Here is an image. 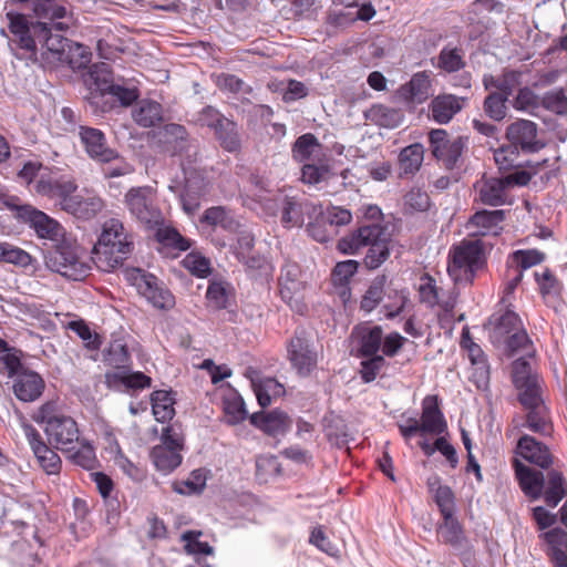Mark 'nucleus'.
I'll return each mask as SVG.
<instances>
[{"mask_svg":"<svg viewBox=\"0 0 567 567\" xmlns=\"http://www.w3.org/2000/svg\"><path fill=\"white\" fill-rule=\"evenodd\" d=\"M392 237L386 226L381 224H364L341 237L337 250L343 255H357L367 247L363 265L368 270H375L390 257Z\"/></svg>","mask_w":567,"mask_h":567,"instance_id":"1","label":"nucleus"},{"mask_svg":"<svg viewBox=\"0 0 567 567\" xmlns=\"http://www.w3.org/2000/svg\"><path fill=\"white\" fill-rule=\"evenodd\" d=\"M134 250V235L120 218H109L92 249V260L102 271L121 267Z\"/></svg>","mask_w":567,"mask_h":567,"instance_id":"2","label":"nucleus"},{"mask_svg":"<svg viewBox=\"0 0 567 567\" xmlns=\"http://www.w3.org/2000/svg\"><path fill=\"white\" fill-rule=\"evenodd\" d=\"M505 143L494 150V159L499 172H511L517 165L520 154H535L545 147L538 138V126L535 122L517 118L505 130Z\"/></svg>","mask_w":567,"mask_h":567,"instance_id":"3","label":"nucleus"},{"mask_svg":"<svg viewBox=\"0 0 567 567\" xmlns=\"http://www.w3.org/2000/svg\"><path fill=\"white\" fill-rule=\"evenodd\" d=\"M34 421L43 425L47 441L61 452H73L76 443H81L82 431L76 420L48 401L39 406Z\"/></svg>","mask_w":567,"mask_h":567,"instance_id":"4","label":"nucleus"},{"mask_svg":"<svg viewBox=\"0 0 567 567\" xmlns=\"http://www.w3.org/2000/svg\"><path fill=\"white\" fill-rule=\"evenodd\" d=\"M487 245L481 238L464 239L453 246L447 262V272L455 284L472 285L477 272L487 267Z\"/></svg>","mask_w":567,"mask_h":567,"instance_id":"5","label":"nucleus"},{"mask_svg":"<svg viewBox=\"0 0 567 567\" xmlns=\"http://www.w3.org/2000/svg\"><path fill=\"white\" fill-rule=\"evenodd\" d=\"M400 434L410 440L416 434L441 435L447 431V423L440 409L437 395H426L422 402L421 421L409 417L405 424H399Z\"/></svg>","mask_w":567,"mask_h":567,"instance_id":"6","label":"nucleus"},{"mask_svg":"<svg viewBox=\"0 0 567 567\" xmlns=\"http://www.w3.org/2000/svg\"><path fill=\"white\" fill-rule=\"evenodd\" d=\"M468 137H451L446 130L434 128L429 133L430 150L433 157L446 171L460 169L463 165V153L467 148Z\"/></svg>","mask_w":567,"mask_h":567,"instance_id":"7","label":"nucleus"},{"mask_svg":"<svg viewBox=\"0 0 567 567\" xmlns=\"http://www.w3.org/2000/svg\"><path fill=\"white\" fill-rule=\"evenodd\" d=\"M161 444L151 451V458L157 471L168 474L177 468L183 461L184 436L176 424L165 426L161 435Z\"/></svg>","mask_w":567,"mask_h":567,"instance_id":"8","label":"nucleus"},{"mask_svg":"<svg viewBox=\"0 0 567 567\" xmlns=\"http://www.w3.org/2000/svg\"><path fill=\"white\" fill-rule=\"evenodd\" d=\"M130 214L147 229L164 223L162 210L155 204L154 190L150 186L132 187L124 196Z\"/></svg>","mask_w":567,"mask_h":567,"instance_id":"9","label":"nucleus"},{"mask_svg":"<svg viewBox=\"0 0 567 567\" xmlns=\"http://www.w3.org/2000/svg\"><path fill=\"white\" fill-rule=\"evenodd\" d=\"M125 277L155 308L167 310L174 307V295L158 284L156 276L140 268H131L125 271Z\"/></svg>","mask_w":567,"mask_h":567,"instance_id":"10","label":"nucleus"},{"mask_svg":"<svg viewBox=\"0 0 567 567\" xmlns=\"http://www.w3.org/2000/svg\"><path fill=\"white\" fill-rule=\"evenodd\" d=\"M287 354L291 367L300 377H308L317 368L318 353L303 327H298L287 343Z\"/></svg>","mask_w":567,"mask_h":567,"instance_id":"11","label":"nucleus"},{"mask_svg":"<svg viewBox=\"0 0 567 567\" xmlns=\"http://www.w3.org/2000/svg\"><path fill=\"white\" fill-rule=\"evenodd\" d=\"M300 277V266L295 261H286L281 267L278 285L281 299L292 311L305 315L308 310L303 301L306 285Z\"/></svg>","mask_w":567,"mask_h":567,"instance_id":"12","label":"nucleus"},{"mask_svg":"<svg viewBox=\"0 0 567 567\" xmlns=\"http://www.w3.org/2000/svg\"><path fill=\"white\" fill-rule=\"evenodd\" d=\"M22 431L35 457L39 467L47 474L59 476L62 470V460L56 449L45 442L41 433L29 422H23Z\"/></svg>","mask_w":567,"mask_h":567,"instance_id":"13","label":"nucleus"},{"mask_svg":"<svg viewBox=\"0 0 567 567\" xmlns=\"http://www.w3.org/2000/svg\"><path fill=\"white\" fill-rule=\"evenodd\" d=\"M76 189L78 184L73 177L56 174L39 176L32 188L37 195L54 200L61 209Z\"/></svg>","mask_w":567,"mask_h":567,"instance_id":"14","label":"nucleus"},{"mask_svg":"<svg viewBox=\"0 0 567 567\" xmlns=\"http://www.w3.org/2000/svg\"><path fill=\"white\" fill-rule=\"evenodd\" d=\"M382 341L383 329L381 326H371L368 322L359 323L352 328L350 333V354L354 358L379 354Z\"/></svg>","mask_w":567,"mask_h":567,"instance_id":"15","label":"nucleus"},{"mask_svg":"<svg viewBox=\"0 0 567 567\" xmlns=\"http://www.w3.org/2000/svg\"><path fill=\"white\" fill-rule=\"evenodd\" d=\"M199 122L215 131L220 145L228 152H234L239 147L237 124L221 115L213 106H206L199 113Z\"/></svg>","mask_w":567,"mask_h":567,"instance_id":"16","label":"nucleus"},{"mask_svg":"<svg viewBox=\"0 0 567 567\" xmlns=\"http://www.w3.org/2000/svg\"><path fill=\"white\" fill-rule=\"evenodd\" d=\"M113 80L112 69L105 62L93 64L84 76V83L90 90L87 102L100 107L101 112H105L111 107L107 103H103L100 106V99H103L113 89Z\"/></svg>","mask_w":567,"mask_h":567,"instance_id":"17","label":"nucleus"},{"mask_svg":"<svg viewBox=\"0 0 567 567\" xmlns=\"http://www.w3.org/2000/svg\"><path fill=\"white\" fill-rule=\"evenodd\" d=\"M70 28V21H58L54 23L37 21L35 34L38 35L37 47L47 49L53 59L59 61L68 49L71 41L60 32H65Z\"/></svg>","mask_w":567,"mask_h":567,"instance_id":"18","label":"nucleus"},{"mask_svg":"<svg viewBox=\"0 0 567 567\" xmlns=\"http://www.w3.org/2000/svg\"><path fill=\"white\" fill-rule=\"evenodd\" d=\"M515 453L539 470H549L559 463L549 446L529 434H523L516 444Z\"/></svg>","mask_w":567,"mask_h":567,"instance_id":"19","label":"nucleus"},{"mask_svg":"<svg viewBox=\"0 0 567 567\" xmlns=\"http://www.w3.org/2000/svg\"><path fill=\"white\" fill-rule=\"evenodd\" d=\"M6 17L10 32L9 40L29 55H35L38 35L34 31L37 22L30 21L23 13L13 11L8 12Z\"/></svg>","mask_w":567,"mask_h":567,"instance_id":"20","label":"nucleus"},{"mask_svg":"<svg viewBox=\"0 0 567 567\" xmlns=\"http://www.w3.org/2000/svg\"><path fill=\"white\" fill-rule=\"evenodd\" d=\"M17 212L18 216L29 223L40 238L58 241L64 236L62 225L45 213L30 205L18 206Z\"/></svg>","mask_w":567,"mask_h":567,"instance_id":"21","label":"nucleus"},{"mask_svg":"<svg viewBox=\"0 0 567 567\" xmlns=\"http://www.w3.org/2000/svg\"><path fill=\"white\" fill-rule=\"evenodd\" d=\"M322 214L321 205H316L308 199L298 200L296 197L286 196L282 205L281 223L287 228L300 227L305 224L306 216L309 221L322 216Z\"/></svg>","mask_w":567,"mask_h":567,"instance_id":"22","label":"nucleus"},{"mask_svg":"<svg viewBox=\"0 0 567 567\" xmlns=\"http://www.w3.org/2000/svg\"><path fill=\"white\" fill-rule=\"evenodd\" d=\"M154 229L157 251L165 258H178L182 252L187 251L193 246V240L184 237L173 226H165L163 223Z\"/></svg>","mask_w":567,"mask_h":567,"instance_id":"23","label":"nucleus"},{"mask_svg":"<svg viewBox=\"0 0 567 567\" xmlns=\"http://www.w3.org/2000/svg\"><path fill=\"white\" fill-rule=\"evenodd\" d=\"M250 425L260 430L268 436L277 437L288 433L292 425V420L287 412L280 409L271 411H258L250 413Z\"/></svg>","mask_w":567,"mask_h":567,"instance_id":"24","label":"nucleus"},{"mask_svg":"<svg viewBox=\"0 0 567 567\" xmlns=\"http://www.w3.org/2000/svg\"><path fill=\"white\" fill-rule=\"evenodd\" d=\"M512 466L524 495L532 501L539 499L544 494L545 474L543 471L528 466L516 457L512 460Z\"/></svg>","mask_w":567,"mask_h":567,"instance_id":"25","label":"nucleus"},{"mask_svg":"<svg viewBox=\"0 0 567 567\" xmlns=\"http://www.w3.org/2000/svg\"><path fill=\"white\" fill-rule=\"evenodd\" d=\"M250 388L256 395L261 409H267L271 403L286 394V389L274 377H261L250 369Z\"/></svg>","mask_w":567,"mask_h":567,"instance_id":"26","label":"nucleus"},{"mask_svg":"<svg viewBox=\"0 0 567 567\" xmlns=\"http://www.w3.org/2000/svg\"><path fill=\"white\" fill-rule=\"evenodd\" d=\"M199 224L209 228V234L217 228H221L229 234H237L241 227L237 216L226 206H212L205 209L199 218Z\"/></svg>","mask_w":567,"mask_h":567,"instance_id":"27","label":"nucleus"},{"mask_svg":"<svg viewBox=\"0 0 567 567\" xmlns=\"http://www.w3.org/2000/svg\"><path fill=\"white\" fill-rule=\"evenodd\" d=\"M45 388L43 378L30 369L22 370L13 378L12 391L16 398L22 402H33L38 400Z\"/></svg>","mask_w":567,"mask_h":567,"instance_id":"28","label":"nucleus"},{"mask_svg":"<svg viewBox=\"0 0 567 567\" xmlns=\"http://www.w3.org/2000/svg\"><path fill=\"white\" fill-rule=\"evenodd\" d=\"M431 89V79L426 72H417L408 83L401 85L395 94L406 104H422L432 95Z\"/></svg>","mask_w":567,"mask_h":567,"instance_id":"29","label":"nucleus"},{"mask_svg":"<svg viewBox=\"0 0 567 567\" xmlns=\"http://www.w3.org/2000/svg\"><path fill=\"white\" fill-rule=\"evenodd\" d=\"M80 138L92 159L99 162L114 157V150L106 145L105 135L99 128L80 126Z\"/></svg>","mask_w":567,"mask_h":567,"instance_id":"30","label":"nucleus"},{"mask_svg":"<svg viewBox=\"0 0 567 567\" xmlns=\"http://www.w3.org/2000/svg\"><path fill=\"white\" fill-rule=\"evenodd\" d=\"M546 471L542 497L548 507L554 508L567 496V480L559 463Z\"/></svg>","mask_w":567,"mask_h":567,"instance_id":"31","label":"nucleus"},{"mask_svg":"<svg viewBox=\"0 0 567 567\" xmlns=\"http://www.w3.org/2000/svg\"><path fill=\"white\" fill-rule=\"evenodd\" d=\"M250 244V281L254 289L269 292L274 281V265L268 256L256 254Z\"/></svg>","mask_w":567,"mask_h":567,"instance_id":"32","label":"nucleus"},{"mask_svg":"<svg viewBox=\"0 0 567 567\" xmlns=\"http://www.w3.org/2000/svg\"><path fill=\"white\" fill-rule=\"evenodd\" d=\"M441 517V522L436 525L439 542L453 549H461L462 544L468 539L463 524L455 514H447Z\"/></svg>","mask_w":567,"mask_h":567,"instance_id":"33","label":"nucleus"},{"mask_svg":"<svg viewBox=\"0 0 567 567\" xmlns=\"http://www.w3.org/2000/svg\"><path fill=\"white\" fill-rule=\"evenodd\" d=\"M104 208V202L96 195L72 194L62 210L79 219L89 220L94 218Z\"/></svg>","mask_w":567,"mask_h":567,"instance_id":"34","label":"nucleus"},{"mask_svg":"<svg viewBox=\"0 0 567 567\" xmlns=\"http://www.w3.org/2000/svg\"><path fill=\"white\" fill-rule=\"evenodd\" d=\"M54 270L65 277L78 280L86 272V267L81 262L70 247L60 246L51 257Z\"/></svg>","mask_w":567,"mask_h":567,"instance_id":"35","label":"nucleus"},{"mask_svg":"<svg viewBox=\"0 0 567 567\" xmlns=\"http://www.w3.org/2000/svg\"><path fill=\"white\" fill-rule=\"evenodd\" d=\"M534 278L545 305L556 309L563 301V282L549 268H545L543 272L535 271Z\"/></svg>","mask_w":567,"mask_h":567,"instance_id":"36","label":"nucleus"},{"mask_svg":"<svg viewBox=\"0 0 567 567\" xmlns=\"http://www.w3.org/2000/svg\"><path fill=\"white\" fill-rule=\"evenodd\" d=\"M548 545L546 551L554 567H567V530L554 527L540 535Z\"/></svg>","mask_w":567,"mask_h":567,"instance_id":"37","label":"nucleus"},{"mask_svg":"<svg viewBox=\"0 0 567 567\" xmlns=\"http://www.w3.org/2000/svg\"><path fill=\"white\" fill-rule=\"evenodd\" d=\"M271 182L265 176L250 175V199L260 204L266 215L275 216L278 210V203L274 198Z\"/></svg>","mask_w":567,"mask_h":567,"instance_id":"38","label":"nucleus"},{"mask_svg":"<svg viewBox=\"0 0 567 567\" xmlns=\"http://www.w3.org/2000/svg\"><path fill=\"white\" fill-rule=\"evenodd\" d=\"M105 382L110 388L124 386L127 391L144 390L152 385L151 377L141 371L130 372L127 370L107 372L105 374Z\"/></svg>","mask_w":567,"mask_h":567,"instance_id":"39","label":"nucleus"},{"mask_svg":"<svg viewBox=\"0 0 567 567\" xmlns=\"http://www.w3.org/2000/svg\"><path fill=\"white\" fill-rule=\"evenodd\" d=\"M323 145L312 133H306L299 136L291 147L293 161L298 163L320 162Z\"/></svg>","mask_w":567,"mask_h":567,"instance_id":"40","label":"nucleus"},{"mask_svg":"<svg viewBox=\"0 0 567 567\" xmlns=\"http://www.w3.org/2000/svg\"><path fill=\"white\" fill-rule=\"evenodd\" d=\"M505 220V210H478L470 217L468 227H476L480 230L471 234V236L480 237L488 234L497 235L498 230L502 229L499 224Z\"/></svg>","mask_w":567,"mask_h":567,"instance_id":"41","label":"nucleus"},{"mask_svg":"<svg viewBox=\"0 0 567 567\" xmlns=\"http://www.w3.org/2000/svg\"><path fill=\"white\" fill-rule=\"evenodd\" d=\"M463 102L464 99L453 94H440L435 96L430 104L433 120L440 124L449 123L454 115L462 110Z\"/></svg>","mask_w":567,"mask_h":567,"instance_id":"42","label":"nucleus"},{"mask_svg":"<svg viewBox=\"0 0 567 567\" xmlns=\"http://www.w3.org/2000/svg\"><path fill=\"white\" fill-rule=\"evenodd\" d=\"M364 117L380 127L395 128L402 124L404 112L402 109L378 103L364 112Z\"/></svg>","mask_w":567,"mask_h":567,"instance_id":"43","label":"nucleus"},{"mask_svg":"<svg viewBox=\"0 0 567 567\" xmlns=\"http://www.w3.org/2000/svg\"><path fill=\"white\" fill-rule=\"evenodd\" d=\"M508 188L502 177L483 178L478 190L480 199L488 206H501L506 203Z\"/></svg>","mask_w":567,"mask_h":567,"instance_id":"44","label":"nucleus"},{"mask_svg":"<svg viewBox=\"0 0 567 567\" xmlns=\"http://www.w3.org/2000/svg\"><path fill=\"white\" fill-rule=\"evenodd\" d=\"M424 158V147L420 143L411 144L401 150L399 154V177L414 176L421 168Z\"/></svg>","mask_w":567,"mask_h":567,"instance_id":"45","label":"nucleus"},{"mask_svg":"<svg viewBox=\"0 0 567 567\" xmlns=\"http://www.w3.org/2000/svg\"><path fill=\"white\" fill-rule=\"evenodd\" d=\"M207 478L206 468H196L186 478L172 482V489L183 496L200 495L206 487Z\"/></svg>","mask_w":567,"mask_h":567,"instance_id":"46","label":"nucleus"},{"mask_svg":"<svg viewBox=\"0 0 567 567\" xmlns=\"http://www.w3.org/2000/svg\"><path fill=\"white\" fill-rule=\"evenodd\" d=\"M234 289L229 282L221 278H213L208 282L206 291L207 305L216 310L227 308Z\"/></svg>","mask_w":567,"mask_h":567,"instance_id":"47","label":"nucleus"},{"mask_svg":"<svg viewBox=\"0 0 567 567\" xmlns=\"http://www.w3.org/2000/svg\"><path fill=\"white\" fill-rule=\"evenodd\" d=\"M525 425L532 432L543 436H551L554 427L550 421L549 410L546 404L536 405L535 408H526Z\"/></svg>","mask_w":567,"mask_h":567,"instance_id":"48","label":"nucleus"},{"mask_svg":"<svg viewBox=\"0 0 567 567\" xmlns=\"http://www.w3.org/2000/svg\"><path fill=\"white\" fill-rule=\"evenodd\" d=\"M388 276L377 275L368 286L360 301V309L367 313L372 312L382 302L385 296Z\"/></svg>","mask_w":567,"mask_h":567,"instance_id":"49","label":"nucleus"},{"mask_svg":"<svg viewBox=\"0 0 567 567\" xmlns=\"http://www.w3.org/2000/svg\"><path fill=\"white\" fill-rule=\"evenodd\" d=\"M223 410L229 424H237L246 417L245 401L233 388H227L223 394Z\"/></svg>","mask_w":567,"mask_h":567,"instance_id":"50","label":"nucleus"},{"mask_svg":"<svg viewBox=\"0 0 567 567\" xmlns=\"http://www.w3.org/2000/svg\"><path fill=\"white\" fill-rule=\"evenodd\" d=\"M153 415L156 421L165 423L175 415V400L171 391L156 390L151 394Z\"/></svg>","mask_w":567,"mask_h":567,"instance_id":"51","label":"nucleus"},{"mask_svg":"<svg viewBox=\"0 0 567 567\" xmlns=\"http://www.w3.org/2000/svg\"><path fill=\"white\" fill-rule=\"evenodd\" d=\"M384 298L385 302L382 307L384 316L388 319H393L404 311L406 305L410 302V292L406 288L396 289L389 286Z\"/></svg>","mask_w":567,"mask_h":567,"instance_id":"52","label":"nucleus"},{"mask_svg":"<svg viewBox=\"0 0 567 567\" xmlns=\"http://www.w3.org/2000/svg\"><path fill=\"white\" fill-rule=\"evenodd\" d=\"M162 105L155 101H142L133 110L134 121L143 127H152L162 122Z\"/></svg>","mask_w":567,"mask_h":567,"instance_id":"53","label":"nucleus"},{"mask_svg":"<svg viewBox=\"0 0 567 567\" xmlns=\"http://www.w3.org/2000/svg\"><path fill=\"white\" fill-rule=\"evenodd\" d=\"M92 53L87 47L71 42L59 62L68 64L72 70L86 68L91 62Z\"/></svg>","mask_w":567,"mask_h":567,"instance_id":"54","label":"nucleus"},{"mask_svg":"<svg viewBox=\"0 0 567 567\" xmlns=\"http://www.w3.org/2000/svg\"><path fill=\"white\" fill-rule=\"evenodd\" d=\"M542 383L543 380L539 378L535 381L515 386V389L518 391L517 400L524 409L535 408L536 405L545 403L542 395Z\"/></svg>","mask_w":567,"mask_h":567,"instance_id":"55","label":"nucleus"},{"mask_svg":"<svg viewBox=\"0 0 567 567\" xmlns=\"http://www.w3.org/2000/svg\"><path fill=\"white\" fill-rule=\"evenodd\" d=\"M182 266L194 277L207 278L213 272L209 258L199 251L188 252L181 261Z\"/></svg>","mask_w":567,"mask_h":567,"instance_id":"56","label":"nucleus"},{"mask_svg":"<svg viewBox=\"0 0 567 567\" xmlns=\"http://www.w3.org/2000/svg\"><path fill=\"white\" fill-rule=\"evenodd\" d=\"M465 64L462 50L458 48L444 47L439 53L437 68L447 73L457 72L462 70Z\"/></svg>","mask_w":567,"mask_h":567,"instance_id":"57","label":"nucleus"},{"mask_svg":"<svg viewBox=\"0 0 567 567\" xmlns=\"http://www.w3.org/2000/svg\"><path fill=\"white\" fill-rule=\"evenodd\" d=\"M281 467L275 455H261L256 458L255 478L259 484H265L270 477L280 474Z\"/></svg>","mask_w":567,"mask_h":567,"instance_id":"58","label":"nucleus"},{"mask_svg":"<svg viewBox=\"0 0 567 567\" xmlns=\"http://www.w3.org/2000/svg\"><path fill=\"white\" fill-rule=\"evenodd\" d=\"M360 359H362V361L360 362L359 374L364 383L373 382L380 371L388 367L385 358L381 354L361 357Z\"/></svg>","mask_w":567,"mask_h":567,"instance_id":"59","label":"nucleus"},{"mask_svg":"<svg viewBox=\"0 0 567 567\" xmlns=\"http://www.w3.org/2000/svg\"><path fill=\"white\" fill-rule=\"evenodd\" d=\"M545 254L537 249L516 250L509 256V262L513 267L522 269H528L536 266L545 260Z\"/></svg>","mask_w":567,"mask_h":567,"instance_id":"60","label":"nucleus"},{"mask_svg":"<svg viewBox=\"0 0 567 567\" xmlns=\"http://www.w3.org/2000/svg\"><path fill=\"white\" fill-rule=\"evenodd\" d=\"M73 454L71 455V461L85 468L93 470L97 463L95 451L93 445L83 437L81 443H76L75 450H73Z\"/></svg>","mask_w":567,"mask_h":567,"instance_id":"61","label":"nucleus"},{"mask_svg":"<svg viewBox=\"0 0 567 567\" xmlns=\"http://www.w3.org/2000/svg\"><path fill=\"white\" fill-rule=\"evenodd\" d=\"M494 330L499 336L513 333L523 329V323L519 316L512 309L507 308L506 311L499 316H493Z\"/></svg>","mask_w":567,"mask_h":567,"instance_id":"62","label":"nucleus"},{"mask_svg":"<svg viewBox=\"0 0 567 567\" xmlns=\"http://www.w3.org/2000/svg\"><path fill=\"white\" fill-rule=\"evenodd\" d=\"M539 378L537 373L532 372V365L526 358L522 357L513 361L511 379L514 386L535 381Z\"/></svg>","mask_w":567,"mask_h":567,"instance_id":"63","label":"nucleus"},{"mask_svg":"<svg viewBox=\"0 0 567 567\" xmlns=\"http://www.w3.org/2000/svg\"><path fill=\"white\" fill-rule=\"evenodd\" d=\"M540 104L544 109L557 115L567 114V96L563 87L546 92L542 97Z\"/></svg>","mask_w":567,"mask_h":567,"instance_id":"64","label":"nucleus"}]
</instances>
